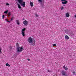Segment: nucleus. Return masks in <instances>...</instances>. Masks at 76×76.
Masks as SVG:
<instances>
[{
  "label": "nucleus",
  "instance_id": "393cba45",
  "mask_svg": "<svg viewBox=\"0 0 76 76\" xmlns=\"http://www.w3.org/2000/svg\"><path fill=\"white\" fill-rule=\"evenodd\" d=\"M8 65H9V64H8V63H7L6 64V66H8Z\"/></svg>",
  "mask_w": 76,
  "mask_h": 76
},
{
  "label": "nucleus",
  "instance_id": "72a5a7b5",
  "mask_svg": "<svg viewBox=\"0 0 76 76\" xmlns=\"http://www.w3.org/2000/svg\"><path fill=\"white\" fill-rule=\"evenodd\" d=\"M7 22H10V21H7Z\"/></svg>",
  "mask_w": 76,
  "mask_h": 76
},
{
  "label": "nucleus",
  "instance_id": "0eeeda50",
  "mask_svg": "<svg viewBox=\"0 0 76 76\" xmlns=\"http://www.w3.org/2000/svg\"><path fill=\"white\" fill-rule=\"evenodd\" d=\"M23 24L24 26H28V22L26 20H25L23 22Z\"/></svg>",
  "mask_w": 76,
  "mask_h": 76
},
{
  "label": "nucleus",
  "instance_id": "2eb2a0df",
  "mask_svg": "<svg viewBox=\"0 0 76 76\" xmlns=\"http://www.w3.org/2000/svg\"><path fill=\"white\" fill-rule=\"evenodd\" d=\"M8 10H7L6 11H5L4 12V13H5L6 14H7V12H8Z\"/></svg>",
  "mask_w": 76,
  "mask_h": 76
},
{
  "label": "nucleus",
  "instance_id": "5701e85b",
  "mask_svg": "<svg viewBox=\"0 0 76 76\" xmlns=\"http://www.w3.org/2000/svg\"><path fill=\"white\" fill-rule=\"evenodd\" d=\"M13 17H12V18H11V20H13Z\"/></svg>",
  "mask_w": 76,
  "mask_h": 76
},
{
  "label": "nucleus",
  "instance_id": "412c9836",
  "mask_svg": "<svg viewBox=\"0 0 76 76\" xmlns=\"http://www.w3.org/2000/svg\"><path fill=\"white\" fill-rule=\"evenodd\" d=\"M48 72H51V71H50L49 70H48Z\"/></svg>",
  "mask_w": 76,
  "mask_h": 76
},
{
  "label": "nucleus",
  "instance_id": "f03ea898",
  "mask_svg": "<svg viewBox=\"0 0 76 76\" xmlns=\"http://www.w3.org/2000/svg\"><path fill=\"white\" fill-rule=\"evenodd\" d=\"M15 1H17V0H15ZM18 2L23 7H25V2H23V0H17Z\"/></svg>",
  "mask_w": 76,
  "mask_h": 76
},
{
  "label": "nucleus",
  "instance_id": "c85d7f7f",
  "mask_svg": "<svg viewBox=\"0 0 76 76\" xmlns=\"http://www.w3.org/2000/svg\"><path fill=\"white\" fill-rule=\"evenodd\" d=\"M73 75H75V72H73Z\"/></svg>",
  "mask_w": 76,
  "mask_h": 76
},
{
  "label": "nucleus",
  "instance_id": "bb28decb",
  "mask_svg": "<svg viewBox=\"0 0 76 76\" xmlns=\"http://www.w3.org/2000/svg\"><path fill=\"white\" fill-rule=\"evenodd\" d=\"M63 69H65V65H64V66H63Z\"/></svg>",
  "mask_w": 76,
  "mask_h": 76
},
{
  "label": "nucleus",
  "instance_id": "a878e982",
  "mask_svg": "<svg viewBox=\"0 0 76 76\" xmlns=\"http://www.w3.org/2000/svg\"><path fill=\"white\" fill-rule=\"evenodd\" d=\"M66 1V0H61V1Z\"/></svg>",
  "mask_w": 76,
  "mask_h": 76
},
{
  "label": "nucleus",
  "instance_id": "c9c22d12",
  "mask_svg": "<svg viewBox=\"0 0 76 76\" xmlns=\"http://www.w3.org/2000/svg\"><path fill=\"white\" fill-rule=\"evenodd\" d=\"M64 6H65V5H64Z\"/></svg>",
  "mask_w": 76,
  "mask_h": 76
},
{
  "label": "nucleus",
  "instance_id": "a211bd4d",
  "mask_svg": "<svg viewBox=\"0 0 76 76\" xmlns=\"http://www.w3.org/2000/svg\"><path fill=\"white\" fill-rule=\"evenodd\" d=\"M11 15V12H9L8 14V16H10V15Z\"/></svg>",
  "mask_w": 76,
  "mask_h": 76
},
{
  "label": "nucleus",
  "instance_id": "f8f14e48",
  "mask_svg": "<svg viewBox=\"0 0 76 76\" xmlns=\"http://www.w3.org/2000/svg\"><path fill=\"white\" fill-rule=\"evenodd\" d=\"M65 39H69V36H65Z\"/></svg>",
  "mask_w": 76,
  "mask_h": 76
},
{
  "label": "nucleus",
  "instance_id": "473e14b6",
  "mask_svg": "<svg viewBox=\"0 0 76 76\" xmlns=\"http://www.w3.org/2000/svg\"><path fill=\"white\" fill-rule=\"evenodd\" d=\"M5 20L6 21H7V19H6Z\"/></svg>",
  "mask_w": 76,
  "mask_h": 76
},
{
  "label": "nucleus",
  "instance_id": "7ed1b4c3",
  "mask_svg": "<svg viewBox=\"0 0 76 76\" xmlns=\"http://www.w3.org/2000/svg\"><path fill=\"white\" fill-rule=\"evenodd\" d=\"M17 49L18 53H20L21 52H22V50H23V47H18Z\"/></svg>",
  "mask_w": 76,
  "mask_h": 76
},
{
  "label": "nucleus",
  "instance_id": "20e7f679",
  "mask_svg": "<svg viewBox=\"0 0 76 76\" xmlns=\"http://www.w3.org/2000/svg\"><path fill=\"white\" fill-rule=\"evenodd\" d=\"M61 73L62 75L63 76H67V74H66L67 73L66 72V71H65L64 70H62V71L61 72Z\"/></svg>",
  "mask_w": 76,
  "mask_h": 76
},
{
  "label": "nucleus",
  "instance_id": "7c9ffc66",
  "mask_svg": "<svg viewBox=\"0 0 76 76\" xmlns=\"http://www.w3.org/2000/svg\"><path fill=\"white\" fill-rule=\"evenodd\" d=\"M28 61H29L30 60V59H28Z\"/></svg>",
  "mask_w": 76,
  "mask_h": 76
},
{
  "label": "nucleus",
  "instance_id": "4468645a",
  "mask_svg": "<svg viewBox=\"0 0 76 76\" xmlns=\"http://www.w3.org/2000/svg\"><path fill=\"white\" fill-rule=\"evenodd\" d=\"M30 6H31V7H32V6H33V3L32 2H30Z\"/></svg>",
  "mask_w": 76,
  "mask_h": 76
},
{
  "label": "nucleus",
  "instance_id": "9b49d317",
  "mask_svg": "<svg viewBox=\"0 0 76 76\" xmlns=\"http://www.w3.org/2000/svg\"><path fill=\"white\" fill-rule=\"evenodd\" d=\"M66 17H69L70 15H69V13H66Z\"/></svg>",
  "mask_w": 76,
  "mask_h": 76
},
{
  "label": "nucleus",
  "instance_id": "ddd939ff",
  "mask_svg": "<svg viewBox=\"0 0 76 76\" xmlns=\"http://www.w3.org/2000/svg\"><path fill=\"white\" fill-rule=\"evenodd\" d=\"M17 5L18 6V7L19 9H21V7H20V5L19 4H18Z\"/></svg>",
  "mask_w": 76,
  "mask_h": 76
},
{
  "label": "nucleus",
  "instance_id": "4be33fe9",
  "mask_svg": "<svg viewBox=\"0 0 76 76\" xmlns=\"http://www.w3.org/2000/svg\"><path fill=\"white\" fill-rule=\"evenodd\" d=\"M6 4L7 6H9V3H7Z\"/></svg>",
  "mask_w": 76,
  "mask_h": 76
},
{
  "label": "nucleus",
  "instance_id": "f704fd0d",
  "mask_svg": "<svg viewBox=\"0 0 76 76\" xmlns=\"http://www.w3.org/2000/svg\"><path fill=\"white\" fill-rule=\"evenodd\" d=\"M8 66H9V67H10V65H9H9H8Z\"/></svg>",
  "mask_w": 76,
  "mask_h": 76
},
{
  "label": "nucleus",
  "instance_id": "b1692460",
  "mask_svg": "<svg viewBox=\"0 0 76 76\" xmlns=\"http://www.w3.org/2000/svg\"><path fill=\"white\" fill-rule=\"evenodd\" d=\"M4 15H3L2 16V19H4Z\"/></svg>",
  "mask_w": 76,
  "mask_h": 76
},
{
  "label": "nucleus",
  "instance_id": "2f4dec72",
  "mask_svg": "<svg viewBox=\"0 0 76 76\" xmlns=\"http://www.w3.org/2000/svg\"><path fill=\"white\" fill-rule=\"evenodd\" d=\"M25 20V18H23V20Z\"/></svg>",
  "mask_w": 76,
  "mask_h": 76
},
{
  "label": "nucleus",
  "instance_id": "c756f323",
  "mask_svg": "<svg viewBox=\"0 0 76 76\" xmlns=\"http://www.w3.org/2000/svg\"><path fill=\"white\" fill-rule=\"evenodd\" d=\"M53 46H55V47H56V44H54L53 45Z\"/></svg>",
  "mask_w": 76,
  "mask_h": 76
},
{
  "label": "nucleus",
  "instance_id": "39448f33",
  "mask_svg": "<svg viewBox=\"0 0 76 76\" xmlns=\"http://www.w3.org/2000/svg\"><path fill=\"white\" fill-rule=\"evenodd\" d=\"M26 30V28H24L21 31V34H22L23 37H25V31Z\"/></svg>",
  "mask_w": 76,
  "mask_h": 76
},
{
  "label": "nucleus",
  "instance_id": "cd10ccee",
  "mask_svg": "<svg viewBox=\"0 0 76 76\" xmlns=\"http://www.w3.org/2000/svg\"><path fill=\"white\" fill-rule=\"evenodd\" d=\"M35 15H36V17H38V15L37 14H36Z\"/></svg>",
  "mask_w": 76,
  "mask_h": 76
},
{
  "label": "nucleus",
  "instance_id": "1a4fd4ad",
  "mask_svg": "<svg viewBox=\"0 0 76 76\" xmlns=\"http://www.w3.org/2000/svg\"><path fill=\"white\" fill-rule=\"evenodd\" d=\"M62 4H63L64 5V4H66L67 3V1H63V2H62Z\"/></svg>",
  "mask_w": 76,
  "mask_h": 76
},
{
  "label": "nucleus",
  "instance_id": "6e6552de",
  "mask_svg": "<svg viewBox=\"0 0 76 76\" xmlns=\"http://www.w3.org/2000/svg\"><path fill=\"white\" fill-rule=\"evenodd\" d=\"M73 35V32H71V33H69V35L70 36V37H72Z\"/></svg>",
  "mask_w": 76,
  "mask_h": 76
},
{
  "label": "nucleus",
  "instance_id": "aec40b11",
  "mask_svg": "<svg viewBox=\"0 0 76 76\" xmlns=\"http://www.w3.org/2000/svg\"><path fill=\"white\" fill-rule=\"evenodd\" d=\"M68 69L67 68V66L65 67V70H67V69Z\"/></svg>",
  "mask_w": 76,
  "mask_h": 76
},
{
  "label": "nucleus",
  "instance_id": "f3484780",
  "mask_svg": "<svg viewBox=\"0 0 76 76\" xmlns=\"http://www.w3.org/2000/svg\"><path fill=\"white\" fill-rule=\"evenodd\" d=\"M16 45L17 46V47H18L19 46V44H18V43H17L16 44Z\"/></svg>",
  "mask_w": 76,
  "mask_h": 76
},
{
  "label": "nucleus",
  "instance_id": "6ab92c4d",
  "mask_svg": "<svg viewBox=\"0 0 76 76\" xmlns=\"http://www.w3.org/2000/svg\"><path fill=\"white\" fill-rule=\"evenodd\" d=\"M64 7H61V10H63V9H64Z\"/></svg>",
  "mask_w": 76,
  "mask_h": 76
},
{
  "label": "nucleus",
  "instance_id": "9d476101",
  "mask_svg": "<svg viewBox=\"0 0 76 76\" xmlns=\"http://www.w3.org/2000/svg\"><path fill=\"white\" fill-rule=\"evenodd\" d=\"M16 22L17 23L18 25H20V23H19V20H17L16 21Z\"/></svg>",
  "mask_w": 76,
  "mask_h": 76
},
{
  "label": "nucleus",
  "instance_id": "423d86ee",
  "mask_svg": "<svg viewBox=\"0 0 76 76\" xmlns=\"http://www.w3.org/2000/svg\"><path fill=\"white\" fill-rule=\"evenodd\" d=\"M39 3H40L41 4V7L42 8H43L44 7V4H42V0H37Z\"/></svg>",
  "mask_w": 76,
  "mask_h": 76
},
{
  "label": "nucleus",
  "instance_id": "dca6fc26",
  "mask_svg": "<svg viewBox=\"0 0 76 76\" xmlns=\"http://www.w3.org/2000/svg\"><path fill=\"white\" fill-rule=\"evenodd\" d=\"M2 52H1V47H0V54H1Z\"/></svg>",
  "mask_w": 76,
  "mask_h": 76
},
{
  "label": "nucleus",
  "instance_id": "f257e3e1",
  "mask_svg": "<svg viewBox=\"0 0 76 76\" xmlns=\"http://www.w3.org/2000/svg\"><path fill=\"white\" fill-rule=\"evenodd\" d=\"M28 41L30 44H31L32 45H35V40H32V39L31 37H30L28 38Z\"/></svg>",
  "mask_w": 76,
  "mask_h": 76
}]
</instances>
